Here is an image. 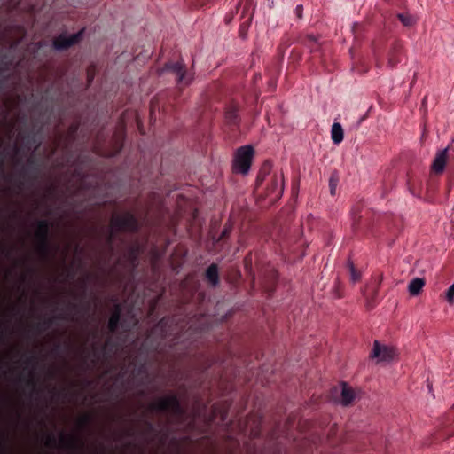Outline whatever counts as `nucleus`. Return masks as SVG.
<instances>
[{
  "mask_svg": "<svg viewBox=\"0 0 454 454\" xmlns=\"http://www.w3.org/2000/svg\"><path fill=\"white\" fill-rule=\"evenodd\" d=\"M448 150L449 147L447 146L444 149L438 151L431 164L432 171L437 175L443 173L445 169L448 160Z\"/></svg>",
  "mask_w": 454,
  "mask_h": 454,
  "instance_id": "nucleus-5",
  "label": "nucleus"
},
{
  "mask_svg": "<svg viewBox=\"0 0 454 454\" xmlns=\"http://www.w3.org/2000/svg\"><path fill=\"white\" fill-rule=\"evenodd\" d=\"M207 278L213 286H216L219 283L218 268L215 264L210 265L206 272Z\"/></svg>",
  "mask_w": 454,
  "mask_h": 454,
  "instance_id": "nucleus-12",
  "label": "nucleus"
},
{
  "mask_svg": "<svg viewBox=\"0 0 454 454\" xmlns=\"http://www.w3.org/2000/svg\"><path fill=\"white\" fill-rule=\"evenodd\" d=\"M48 233V224L44 221H40L37 223L35 230V237L39 239L44 240Z\"/></svg>",
  "mask_w": 454,
  "mask_h": 454,
  "instance_id": "nucleus-13",
  "label": "nucleus"
},
{
  "mask_svg": "<svg viewBox=\"0 0 454 454\" xmlns=\"http://www.w3.org/2000/svg\"><path fill=\"white\" fill-rule=\"evenodd\" d=\"M363 294H364V296L365 298V307L368 309H372L374 307L373 300L375 299V297L377 295V290L376 289L373 290L372 294H366L365 291H364Z\"/></svg>",
  "mask_w": 454,
  "mask_h": 454,
  "instance_id": "nucleus-18",
  "label": "nucleus"
},
{
  "mask_svg": "<svg viewBox=\"0 0 454 454\" xmlns=\"http://www.w3.org/2000/svg\"><path fill=\"white\" fill-rule=\"evenodd\" d=\"M308 39L315 43H317V38L315 35H309Z\"/></svg>",
  "mask_w": 454,
  "mask_h": 454,
  "instance_id": "nucleus-21",
  "label": "nucleus"
},
{
  "mask_svg": "<svg viewBox=\"0 0 454 454\" xmlns=\"http://www.w3.org/2000/svg\"><path fill=\"white\" fill-rule=\"evenodd\" d=\"M80 33L71 35L69 36L59 35L53 41V46L56 50L61 51L67 49L78 42Z\"/></svg>",
  "mask_w": 454,
  "mask_h": 454,
  "instance_id": "nucleus-8",
  "label": "nucleus"
},
{
  "mask_svg": "<svg viewBox=\"0 0 454 454\" xmlns=\"http://www.w3.org/2000/svg\"><path fill=\"white\" fill-rule=\"evenodd\" d=\"M73 444V436L69 434L61 433L59 435V446L61 448H70Z\"/></svg>",
  "mask_w": 454,
  "mask_h": 454,
  "instance_id": "nucleus-14",
  "label": "nucleus"
},
{
  "mask_svg": "<svg viewBox=\"0 0 454 454\" xmlns=\"http://www.w3.org/2000/svg\"><path fill=\"white\" fill-rule=\"evenodd\" d=\"M445 298L450 305L454 304V283L448 287L445 293Z\"/></svg>",
  "mask_w": 454,
  "mask_h": 454,
  "instance_id": "nucleus-20",
  "label": "nucleus"
},
{
  "mask_svg": "<svg viewBox=\"0 0 454 454\" xmlns=\"http://www.w3.org/2000/svg\"><path fill=\"white\" fill-rule=\"evenodd\" d=\"M425 285H426L425 278L417 277V278H412L409 282L407 290L411 296L416 297L421 294Z\"/></svg>",
  "mask_w": 454,
  "mask_h": 454,
  "instance_id": "nucleus-10",
  "label": "nucleus"
},
{
  "mask_svg": "<svg viewBox=\"0 0 454 454\" xmlns=\"http://www.w3.org/2000/svg\"><path fill=\"white\" fill-rule=\"evenodd\" d=\"M348 268L350 274V279L353 283H356L361 279V274L356 270L355 264L352 261L348 262Z\"/></svg>",
  "mask_w": 454,
  "mask_h": 454,
  "instance_id": "nucleus-15",
  "label": "nucleus"
},
{
  "mask_svg": "<svg viewBox=\"0 0 454 454\" xmlns=\"http://www.w3.org/2000/svg\"><path fill=\"white\" fill-rule=\"evenodd\" d=\"M344 133L341 125L335 122L332 126L331 138L335 145H339L343 140Z\"/></svg>",
  "mask_w": 454,
  "mask_h": 454,
  "instance_id": "nucleus-11",
  "label": "nucleus"
},
{
  "mask_svg": "<svg viewBox=\"0 0 454 454\" xmlns=\"http://www.w3.org/2000/svg\"><path fill=\"white\" fill-rule=\"evenodd\" d=\"M339 183V176L337 172L332 173L329 178V188L331 195L334 196L336 194V189Z\"/></svg>",
  "mask_w": 454,
  "mask_h": 454,
  "instance_id": "nucleus-16",
  "label": "nucleus"
},
{
  "mask_svg": "<svg viewBox=\"0 0 454 454\" xmlns=\"http://www.w3.org/2000/svg\"><path fill=\"white\" fill-rule=\"evenodd\" d=\"M112 225L117 229L134 230L136 228V221L132 215L126 214L114 217Z\"/></svg>",
  "mask_w": 454,
  "mask_h": 454,
  "instance_id": "nucleus-7",
  "label": "nucleus"
},
{
  "mask_svg": "<svg viewBox=\"0 0 454 454\" xmlns=\"http://www.w3.org/2000/svg\"><path fill=\"white\" fill-rule=\"evenodd\" d=\"M296 12H297V15L299 18H301V12H302V7L301 6H297L296 8Z\"/></svg>",
  "mask_w": 454,
  "mask_h": 454,
  "instance_id": "nucleus-22",
  "label": "nucleus"
},
{
  "mask_svg": "<svg viewBox=\"0 0 454 454\" xmlns=\"http://www.w3.org/2000/svg\"><path fill=\"white\" fill-rule=\"evenodd\" d=\"M285 182L283 176H276L272 180L271 187L269 189L268 196L271 201L278 200L284 193Z\"/></svg>",
  "mask_w": 454,
  "mask_h": 454,
  "instance_id": "nucleus-6",
  "label": "nucleus"
},
{
  "mask_svg": "<svg viewBox=\"0 0 454 454\" xmlns=\"http://www.w3.org/2000/svg\"><path fill=\"white\" fill-rule=\"evenodd\" d=\"M397 356V350L393 346L381 344L374 340L370 357L377 363H390Z\"/></svg>",
  "mask_w": 454,
  "mask_h": 454,
  "instance_id": "nucleus-2",
  "label": "nucleus"
},
{
  "mask_svg": "<svg viewBox=\"0 0 454 454\" xmlns=\"http://www.w3.org/2000/svg\"><path fill=\"white\" fill-rule=\"evenodd\" d=\"M356 398V394L347 383L341 384L339 403L343 406H348Z\"/></svg>",
  "mask_w": 454,
  "mask_h": 454,
  "instance_id": "nucleus-9",
  "label": "nucleus"
},
{
  "mask_svg": "<svg viewBox=\"0 0 454 454\" xmlns=\"http://www.w3.org/2000/svg\"><path fill=\"white\" fill-rule=\"evenodd\" d=\"M120 319V309L119 306L116 307V311L111 316L108 323L109 329L114 331L119 323Z\"/></svg>",
  "mask_w": 454,
  "mask_h": 454,
  "instance_id": "nucleus-17",
  "label": "nucleus"
},
{
  "mask_svg": "<svg viewBox=\"0 0 454 454\" xmlns=\"http://www.w3.org/2000/svg\"><path fill=\"white\" fill-rule=\"evenodd\" d=\"M382 279H383V276H382V275H380V276H379V279H378V280H379V283H380V282L382 281Z\"/></svg>",
  "mask_w": 454,
  "mask_h": 454,
  "instance_id": "nucleus-24",
  "label": "nucleus"
},
{
  "mask_svg": "<svg viewBox=\"0 0 454 454\" xmlns=\"http://www.w3.org/2000/svg\"><path fill=\"white\" fill-rule=\"evenodd\" d=\"M253 156L254 148L252 145H247L239 147L232 162L233 172L246 176L250 170Z\"/></svg>",
  "mask_w": 454,
  "mask_h": 454,
  "instance_id": "nucleus-1",
  "label": "nucleus"
},
{
  "mask_svg": "<svg viewBox=\"0 0 454 454\" xmlns=\"http://www.w3.org/2000/svg\"><path fill=\"white\" fill-rule=\"evenodd\" d=\"M227 118L230 119V120L234 119L235 118L234 113H228L227 114Z\"/></svg>",
  "mask_w": 454,
  "mask_h": 454,
  "instance_id": "nucleus-23",
  "label": "nucleus"
},
{
  "mask_svg": "<svg viewBox=\"0 0 454 454\" xmlns=\"http://www.w3.org/2000/svg\"><path fill=\"white\" fill-rule=\"evenodd\" d=\"M179 408L177 399L174 395H168L155 400L152 403V409L158 411L173 410Z\"/></svg>",
  "mask_w": 454,
  "mask_h": 454,
  "instance_id": "nucleus-4",
  "label": "nucleus"
},
{
  "mask_svg": "<svg viewBox=\"0 0 454 454\" xmlns=\"http://www.w3.org/2000/svg\"><path fill=\"white\" fill-rule=\"evenodd\" d=\"M400 21L406 27H411L415 23V18L410 14L399 13Z\"/></svg>",
  "mask_w": 454,
  "mask_h": 454,
  "instance_id": "nucleus-19",
  "label": "nucleus"
},
{
  "mask_svg": "<svg viewBox=\"0 0 454 454\" xmlns=\"http://www.w3.org/2000/svg\"><path fill=\"white\" fill-rule=\"evenodd\" d=\"M164 70L174 73L178 83L190 84L193 80L192 75H186L184 65L181 62L166 64Z\"/></svg>",
  "mask_w": 454,
  "mask_h": 454,
  "instance_id": "nucleus-3",
  "label": "nucleus"
}]
</instances>
